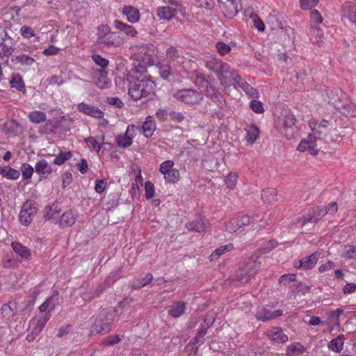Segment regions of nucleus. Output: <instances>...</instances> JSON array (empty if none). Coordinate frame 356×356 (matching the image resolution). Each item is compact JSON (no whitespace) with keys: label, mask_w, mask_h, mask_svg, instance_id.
<instances>
[{"label":"nucleus","mask_w":356,"mask_h":356,"mask_svg":"<svg viewBox=\"0 0 356 356\" xmlns=\"http://www.w3.org/2000/svg\"><path fill=\"white\" fill-rule=\"evenodd\" d=\"M256 318L259 321H266L273 318V312L263 309L256 314Z\"/></svg>","instance_id":"603ef678"},{"label":"nucleus","mask_w":356,"mask_h":356,"mask_svg":"<svg viewBox=\"0 0 356 356\" xmlns=\"http://www.w3.org/2000/svg\"><path fill=\"white\" fill-rule=\"evenodd\" d=\"M123 302L121 301L115 308L108 307L102 309L97 316L90 332L92 334L108 332L112 328V324L118 320V312Z\"/></svg>","instance_id":"f257e3e1"},{"label":"nucleus","mask_w":356,"mask_h":356,"mask_svg":"<svg viewBox=\"0 0 356 356\" xmlns=\"http://www.w3.org/2000/svg\"><path fill=\"white\" fill-rule=\"evenodd\" d=\"M210 221L204 216H198L194 220L186 223L185 227L190 232H202L210 227Z\"/></svg>","instance_id":"ddd939ff"},{"label":"nucleus","mask_w":356,"mask_h":356,"mask_svg":"<svg viewBox=\"0 0 356 356\" xmlns=\"http://www.w3.org/2000/svg\"><path fill=\"white\" fill-rule=\"evenodd\" d=\"M251 109L257 113H262L264 110L263 104L257 100H252L250 103Z\"/></svg>","instance_id":"680f3d73"},{"label":"nucleus","mask_w":356,"mask_h":356,"mask_svg":"<svg viewBox=\"0 0 356 356\" xmlns=\"http://www.w3.org/2000/svg\"><path fill=\"white\" fill-rule=\"evenodd\" d=\"M49 318L50 314L48 313H46L42 316L33 318L29 322V331H31L35 334H40Z\"/></svg>","instance_id":"a211bd4d"},{"label":"nucleus","mask_w":356,"mask_h":356,"mask_svg":"<svg viewBox=\"0 0 356 356\" xmlns=\"http://www.w3.org/2000/svg\"><path fill=\"white\" fill-rule=\"evenodd\" d=\"M107 186V181L105 179H96L95 190L97 193H103Z\"/></svg>","instance_id":"69168bd1"},{"label":"nucleus","mask_w":356,"mask_h":356,"mask_svg":"<svg viewBox=\"0 0 356 356\" xmlns=\"http://www.w3.org/2000/svg\"><path fill=\"white\" fill-rule=\"evenodd\" d=\"M269 19L271 21L272 26L273 29H283V23L281 20L277 19V15L276 14H271L269 16Z\"/></svg>","instance_id":"774afa93"},{"label":"nucleus","mask_w":356,"mask_h":356,"mask_svg":"<svg viewBox=\"0 0 356 356\" xmlns=\"http://www.w3.org/2000/svg\"><path fill=\"white\" fill-rule=\"evenodd\" d=\"M323 17L320 13L317 10H312L310 12V25L312 24L318 26V24L322 23Z\"/></svg>","instance_id":"864d4df0"},{"label":"nucleus","mask_w":356,"mask_h":356,"mask_svg":"<svg viewBox=\"0 0 356 356\" xmlns=\"http://www.w3.org/2000/svg\"><path fill=\"white\" fill-rule=\"evenodd\" d=\"M320 257V253L315 252L309 257H305L298 261V267L305 270L312 269L315 266Z\"/></svg>","instance_id":"393cba45"},{"label":"nucleus","mask_w":356,"mask_h":356,"mask_svg":"<svg viewBox=\"0 0 356 356\" xmlns=\"http://www.w3.org/2000/svg\"><path fill=\"white\" fill-rule=\"evenodd\" d=\"M300 3L302 10H309L317 6L318 0H300Z\"/></svg>","instance_id":"13d9d810"},{"label":"nucleus","mask_w":356,"mask_h":356,"mask_svg":"<svg viewBox=\"0 0 356 356\" xmlns=\"http://www.w3.org/2000/svg\"><path fill=\"white\" fill-rule=\"evenodd\" d=\"M0 56H10L13 52L14 51V49L9 45H7L4 42H1L0 44Z\"/></svg>","instance_id":"bf43d9fd"},{"label":"nucleus","mask_w":356,"mask_h":356,"mask_svg":"<svg viewBox=\"0 0 356 356\" xmlns=\"http://www.w3.org/2000/svg\"><path fill=\"white\" fill-rule=\"evenodd\" d=\"M268 337L277 343H286L288 341V336L283 332L280 327H273L266 332Z\"/></svg>","instance_id":"b1692460"},{"label":"nucleus","mask_w":356,"mask_h":356,"mask_svg":"<svg viewBox=\"0 0 356 356\" xmlns=\"http://www.w3.org/2000/svg\"><path fill=\"white\" fill-rule=\"evenodd\" d=\"M205 95L207 97H209L213 102H219L221 98V95L218 92L216 88L213 86V91L211 90L210 88L207 90Z\"/></svg>","instance_id":"052dcab7"},{"label":"nucleus","mask_w":356,"mask_h":356,"mask_svg":"<svg viewBox=\"0 0 356 356\" xmlns=\"http://www.w3.org/2000/svg\"><path fill=\"white\" fill-rule=\"evenodd\" d=\"M277 125L287 138H293L298 131L294 115L287 109L282 111L277 119Z\"/></svg>","instance_id":"39448f33"},{"label":"nucleus","mask_w":356,"mask_h":356,"mask_svg":"<svg viewBox=\"0 0 356 356\" xmlns=\"http://www.w3.org/2000/svg\"><path fill=\"white\" fill-rule=\"evenodd\" d=\"M213 321H214V319H213L211 321V322L210 323V325L213 323ZM209 327V323L207 324V326L201 325V329L197 333L195 337L192 339V341H191V343H192L193 345H198V346L202 345L204 342V337L205 334H207V330Z\"/></svg>","instance_id":"c9c22d12"},{"label":"nucleus","mask_w":356,"mask_h":356,"mask_svg":"<svg viewBox=\"0 0 356 356\" xmlns=\"http://www.w3.org/2000/svg\"><path fill=\"white\" fill-rule=\"evenodd\" d=\"M10 84L12 88H15L19 91H22L25 88L24 81L19 75L13 76L10 81Z\"/></svg>","instance_id":"3c124183"},{"label":"nucleus","mask_w":356,"mask_h":356,"mask_svg":"<svg viewBox=\"0 0 356 356\" xmlns=\"http://www.w3.org/2000/svg\"><path fill=\"white\" fill-rule=\"evenodd\" d=\"M338 108L341 109V112L350 117L356 116V106L350 100H347L344 104L337 105Z\"/></svg>","instance_id":"7c9ffc66"},{"label":"nucleus","mask_w":356,"mask_h":356,"mask_svg":"<svg viewBox=\"0 0 356 356\" xmlns=\"http://www.w3.org/2000/svg\"><path fill=\"white\" fill-rule=\"evenodd\" d=\"M205 67L216 74L221 86H229V79L225 74H229L232 70L227 63L220 59L212 58L205 61Z\"/></svg>","instance_id":"20e7f679"},{"label":"nucleus","mask_w":356,"mask_h":356,"mask_svg":"<svg viewBox=\"0 0 356 356\" xmlns=\"http://www.w3.org/2000/svg\"><path fill=\"white\" fill-rule=\"evenodd\" d=\"M115 29L122 32L129 38H135L138 35V33L136 29L131 25L123 22L120 20L115 19L113 24Z\"/></svg>","instance_id":"412c9836"},{"label":"nucleus","mask_w":356,"mask_h":356,"mask_svg":"<svg viewBox=\"0 0 356 356\" xmlns=\"http://www.w3.org/2000/svg\"><path fill=\"white\" fill-rule=\"evenodd\" d=\"M123 43V39L118 33L111 31L104 38L97 42L102 47H119Z\"/></svg>","instance_id":"6ab92c4d"},{"label":"nucleus","mask_w":356,"mask_h":356,"mask_svg":"<svg viewBox=\"0 0 356 356\" xmlns=\"http://www.w3.org/2000/svg\"><path fill=\"white\" fill-rule=\"evenodd\" d=\"M153 276L151 274H147L144 277L134 281L132 287L134 289H139L147 285L151 282Z\"/></svg>","instance_id":"c03bdc74"},{"label":"nucleus","mask_w":356,"mask_h":356,"mask_svg":"<svg viewBox=\"0 0 356 356\" xmlns=\"http://www.w3.org/2000/svg\"><path fill=\"white\" fill-rule=\"evenodd\" d=\"M344 341V336L343 334H340L330 341L327 344V347L332 351L340 353L343 350Z\"/></svg>","instance_id":"473e14b6"},{"label":"nucleus","mask_w":356,"mask_h":356,"mask_svg":"<svg viewBox=\"0 0 356 356\" xmlns=\"http://www.w3.org/2000/svg\"><path fill=\"white\" fill-rule=\"evenodd\" d=\"M77 218V212L73 210H68L60 216L59 225L62 227L72 226Z\"/></svg>","instance_id":"5701e85b"},{"label":"nucleus","mask_w":356,"mask_h":356,"mask_svg":"<svg viewBox=\"0 0 356 356\" xmlns=\"http://www.w3.org/2000/svg\"><path fill=\"white\" fill-rule=\"evenodd\" d=\"M173 97L187 105L198 104L203 99L202 95L193 88L178 90L173 94Z\"/></svg>","instance_id":"0eeeda50"},{"label":"nucleus","mask_w":356,"mask_h":356,"mask_svg":"<svg viewBox=\"0 0 356 356\" xmlns=\"http://www.w3.org/2000/svg\"><path fill=\"white\" fill-rule=\"evenodd\" d=\"M328 122L323 120L320 123H314L311 122L309 127L312 133L309 134L307 139L300 141L298 146V150L300 152L309 151L312 155H316L318 152V143L321 140V136L325 134L323 129L327 127Z\"/></svg>","instance_id":"f03ea898"},{"label":"nucleus","mask_w":356,"mask_h":356,"mask_svg":"<svg viewBox=\"0 0 356 356\" xmlns=\"http://www.w3.org/2000/svg\"><path fill=\"white\" fill-rule=\"evenodd\" d=\"M277 191L275 188H269L262 191L261 197L263 200L268 204L276 201Z\"/></svg>","instance_id":"a19ab883"},{"label":"nucleus","mask_w":356,"mask_h":356,"mask_svg":"<svg viewBox=\"0 0 356 356\" xmlns=\"http://www.w3.org/2000/svg\"><path fill=\"white\" fill-rule=\"evenodd\" d=\"M20 171L22 172L23 179L26 181V184H29L28 180L31 179L33 174V168L30 164L24 163L20 167Z\"/></svg>","instance_id":"79ce46f5"},{"label":"nucleus","mask_w":356,"mask_h":356,"mask_svg":"<svg viewBox=\"0 0 356 356\" xmlns=\"http://www.w3.org/2000/svg\"><path fill=\"white\" fill-rule=\"evenodd\" d=\"M13 250L22 258L28 259L31 256L29 248L23 245L22 243L15 241L11 244Z\"/></svg>","instance_id":"e433bc0d"},{"label":"nucleus","mask_w":356,"mask_h":356,"mask_svg":"<svg viewBox=\"0 0 356 356\" xmlns=\"http://www.w3.org/2000/svg\"><path fill=\"white\" fill-rule=\"evenodd\" d=\"M58 293H54L51 296H50L43 304H42L40 307V312L43 313L46 311H51L55 307V304L54 303V300H58Z\"/></svg>","instance_id":"58836bf2"},{"label":"nucleus","mask_w":356,"mask_h":356,"mask_svg":"<svg viewBox=\"0 0 356 356\" xmlns=\"http://www.w3.org/2000/svg\"><path fill=\"white\" fill-rule=\"evenodd\" d=\"M277 244L278 243L275 240H270L264 243L261 250V253L264 254L270 252L277 245Z\"/></svg>","instance_id":"4d7b16f0"},{"label":"nucleus","mask_w":356,"mask_h":356,"mask_svg":"<svg viewBox=\"0 0 356 356\" xmlns=\"http://www.w3.org/2000/svg\"><path fill=\"white\" fill-rule=\"evenodd\" d=\"M216 47L218 54L221 56H225L231 51V47L223 42H218Z\"/></svg>","instance_id":"5fc2aeb1"},{"label":"nucleus","mask_w":356,"mask_h":356,"mask_svg":"<svg viewBox=\"0 0 356 356\" xmlns=\"http://www.w3.org/2000/svg\"><path fill=\"white\" fill-rule=\"evenodd\" d=\"M159 172L164 175L167 182L175 183L179 179V172L174 168V162L170 160L165 161L160 165Z\"/></svg>","instance_id":"9d476101"},{"label":"nucleus","mask_w":356,"mask_h":356,"mask_svg":"<svg viewBox=\"0 0 356 356\" xmlns=\"http://www.w3.org/2000/svg\"><path fill=\"white\" fill-rule=\"evenodd\" d=\"M13 61H16L24 65L30 66L35 63V59L28 55L13 56Z\"/></svg>","instance_id":"a18cd8bd"},{"label":"nucleus","mask_w":356,"mask_h":356,"mask_svg":"<svg viewBox=\"0 0 356 356\" xmlns=\"http://www.w3.org/2000/svg\"><path fill=\"white\" fill-rule=\"evenodd\" d=\"M151 47L142 45L136 50V56L138 60L143 63V65H152V58L150 54Z\"/></svg>","instance_id":"4be33fe9"},{"label":"nucleus","mask_w":356,"mask_h":356,"mask_svg":"<svg viewBox=\"0 0 356 356\" xmlns=\"http://www.w3.org/2000/svg\"><path fill=\"white\" fill-rule=\"evenodd\" d=\"M259 266V263L256 260H249L238 268L233 280L241 284L248 282L254 276Z\"/></svg>","instance_id":"423d86ee"},{"label":"nucleus","mask_w":356,"mask_h":356,"mask_svg":"<svg viewBox=\"0 0 356 356\" xmlns=\"http://www.w3.org/2000/svg\"><path fill=\"white\" fill-rule=\"evenodd\" d=\"M140 129L143 135L147 138L153 135L156 129V123L153 116L148 115L145 118V121L143 122Z\"/></svg>","instance_id":"cd10ccee"},{"label":"nucleus","mask_w":356,"mask_h":356,"mask_svg":"<svg viewBox=\"0 0 356 356\" xmlns=\"http://www.w3.org/2000/svg\"><path fill=\"white\" fill-rule=\"evenodd\" d=\"M229 76L232 80L233 85L235 88H240L250 97H256L257 91L252 86L248 84L245 80L243 79L236 70H232L229 72Z\"/></svg>","instance_id":"9b49d317"},{"label":"nucleus","mask_w":356,"mask_h":356,"mask_svg":"<svg viewBox=\"0 0 356 356\" xmlns=\"http://www.w3.org/2000/svg\"><path fill=\"white\" fill-rule=\"evenodd\" d=\"M92 60L94 63H95L97 65L102 67V68H105L108 65V60L105 58H103L99 54H93L92 56Z\"/></svg>","instance_id":"6e6d98bb"},{"label":"nucleus","mask_w":356,"mask_h":356,"mask_svg":"<svg viewBox=\"0 0 356 356\" xmlns=\"http://www.w3.org/2000/svg\"><path fill=\"white\" fill-rule=\"evenodd\" d=\"M233 248H234V245L232 243H229L225 245H222L213 251V252L211 254V255L209 257V259L211 261L216 260L221 255L224 254L225 253H226L229 251L232 250Z\"/></svg>","instance_id":"4c0bfd02"},{"label":"nucleus","mask_w":356,"mask_h":356,"mask_svg":"<svg viewBox=\"0 0 356 356\" xmlns=\"http://www.w3.org/2000/svg\"><path fill=\"white\" fill-rule=\"evenodd\" d=\"M170 118L172 121L177 123L182 122L184 119V115L181 112L172 111L169 114Z\"/></svg>","instance_id":"0e129e2a"},{"label":"nucleus","mask_w":356,"mask_h":356,"mask_svg":"<svg viewBox=\"0 0 356 356\" xmlns=\"http://www.w3.org/2000/svg\"><path fill=\"white\" fill-rule=\"evenodd\" d=\"M166 56L169 62H175L177 64H184L186 61V58L179 51V50L175 47H170L166 50Z\"/></svg>","instance_id":"bb28decb"},{"label":"nucleus","mask_w":356,"mask_h":356,"mask_svg":"<svg viewBox=\"0 0 356 356\" xmlns=\"http://www.w3.org/2000/svg\"><path fill=\"white\" fill-rule=\"evenodd\" d=\"M194 83L199 89H202L205 92L209 89L213 91V86L202 74H197L194 79Z\"/></svg>","instance_id":"2f4dec72"},{"label":"nucleus","mask_w":356,"mask_h":356,"mask_svg":"<svg viewBox=\"0 0 356 356\" xmlns=\"http://www.w3.org/2000/svg\"><path fill=\"white\" fill-rule=\"evenodd\" d=\"M85 142L90 148H92L93 150L99 152L101 149V146L98 145L97 142L93 137H88L85 138Z\"/></svg>","instance_id":"e2e57ef3"},{"label":"nucleus","mask_w":356,"mask_h":356,"mask_svg":"<svg viewBox=\"0 0 356 356\" xmlns=\"http://www.w3.org/2000/svg\"><path fill=\"white\" fill-rule=\"evenodd\" d=\"M252 221V218L248 215H243L232 218L226 224V231L229 232H235L240 228L250 225Z\"/></svg>","instance_id":"f8f14e48"},{"label":"nucleus","mask_w":356,"mask_h":356,"mask_svg":"<svg viewBox=\"0 0 356 356\" xmlns=\"http://www.w3.org/2000/svg\"><path fill=\"white\" fill-rule=\"evenodd\" d=\"M35 171L41 178H47L51 173V165L44 159L38 161L35 165Z\"/></svg>","instance_id":"a878e982"},{"label":"nucleus","mask_w":356,"mask_h":356,"mask_svg":"<svg viewBox=\"0 0 356 356\" xmlns=\"http://www.w3.org/2000/svg\"><path fill=\"white\" fill-rule=\"evenodd\" d=\"M342 257L348 259H356V245H346L342 253Z\"/></svg>","instance_id":"de8ad7c7"},{"label":"nucleus","mask_w":356,"mask_h":356,"mask_svg":"<svg viewBox=\"0 0 356 356\" xmlns=\"http://www.w3.org/2000/svg\"><path fill=\"white\" fill-rule=\"evenodd\" d=\"M186 310V305L184 302H174L169 309V314L173 318L181 316Z\"/></svg>","instance_id":"72a5a7b5"},{"label":"nucleus","mask_w":356,"mask_h":356,"mask_svg":"<svg viewBox=\"0 0 356 356\" xmlns=\"http://www.w3.org/2000/svg\"><path fill=\"white\" fill-rule=\"evenodd\" d=\"M145 197L147 199H151L154 194V186L150 181H146L145 185Z\"/></svg>","instance_id":"338daca9"},{"label":"nucleus","mask_w":356,"mask_h":356,"mask_svg":"<svg viewBox=\"0 0 356 356\" xmlns=\"http://www.w3.org/2000/svg\"><path fill=\"white\" fill-rule=\"evenodd\" d=\"M72 156V153L70 151L67 152H62L59 153L54 160V163L56 165H62L66 161L70 159Z\"/></svg>","instance_id":"09e8293b"},{"label":"nucleus","mask_w":356,"mask_h":356,"mask_svg":"<svg viewBox=\"0 0 356 356\" xmlns=\"http://www.w3.org/2000/svg\"><path fill=\"white\" fill-rule=\"evenodd\" d=\"M111 31V28L107 25L102 24L99 26L97 28V42L104 38Z\"/></svg>","instance_id":"8fccbe9b"},{"label":"nucleus","mask_w":356,"mask_h":356,"mask_svg":"<svg viewBox=\"0 0 356 356\" xmlns=\"http://www.w3.org/2000/svg\"><path fill=\"white\" fill-rule=\"evenodd\" d=\"M37 204L33 201H26L22 205L19 214V222L24 226L30 225L37 213Z\"/></svg>","instance_id":"6e6552de"},{"label":"nucleus","mask_w":356,"mask_h":356,"mask_svg":"<svg viewBox=\"0 0 356 356\" xmlns=\"http://www.w3.org/2000/svg\"><path fill=\"white\" fill-rule=\"evenodd\" d=\"M323 216L324 213L323 211V208L314 207L309 209L305 216L298 218L296 220V223H300V225L302 226L309 222H316Z\"/></svg>","instance_id":"2eb2a0df"},{"label":"nucleus","mask_w":356,"mask_h":356,"mask_svg":"<svg viewBox=\"0 0 356 356\" xmlns=\"http://www.w3.org/2000/svg\"><path fill=\"white\" fill-rule=\"evenodd\" d=\"M304 351H305L304 346L299 343H296L290 345L287 348V350H286L287 355H290V356L298 355L300 353H302Z\"/></svg>","instance_id":"49530a36"},{"label":"nucleus","mask_w":356,"mask_h":356,"mask_svg":"<svg viewBox=\"0 0 356 356\" xmlns=\"http://www.w3.org/2000/svg\"><path fill=\"white\" fill-rule=\"evenodd\" d=\"M156 15L160 19L170 21L175 18L176 9L170 6H161L158 8Z\"/></svg>","instance_id":"c756f323"},{"label":"nucleus","mask_w":356,"mask_h":356,"mask_svg":"<svg viewBox=\"0 0 356 356\" xmlns=\"http://www.w3.org/2000/svg\"><path fill=\"white\" fill-rule=\"evenodd\" d=\"M0 175L8 179L16 180L19 177L20 172L10 166H3L0 167Z\"/></svg>","instance_id":"f704fd0d"},{"label":"nucleus","mask_w":356,"mask_h":356,"mask_svg":"<svg viewBox=\"0 0 356 356\" xmlns=\"http://www.w3.org/2000/svg\"><path fill=\"white\" fill-rule=\"evenodd\" d=\"M259 135V130L256 125L249 126L246 129L245 139L250 143H254L258 138Z\"/></svg>","instance_id":"ea45409f"},{"label":"nucleus","mask_w":356,"mask_h":356,"mask_svg":"<svg viewBox=\"0 0 356 356\" xmlns=\"http://www.w3.org/2000/svg\"><path fill=\"white\" fill-rule=\"evenodd\" d=\"M136 129L140 130V128L134 124L128 125L125 134L120 135L117 137L118 145L121 148L129 147L133 143L132 140Z\"/></svg>","instance_id":"4468645a"},{"label":"nucleus","mask_w":356,"mask_h":356,"mask_svg":"<svg viewBox=\"0 0 356 356\" xmlns=\"http://www.w3.org/2000/svg\"><path fill=\"white\" fill-rule=\"evenodd\" d=\"M78 110L85 115H90L97 119H102L104 116V112L99 108L84 102H81L78 104Z\"/></svg>","instance_id":"aec40b11"},{"label":"nucleus","mask_w":356,"mask_h":356,"mask_svg":"<svg viewBox=\"0 0 356 356\" xmlns=\"http://www.w3.org/2000/svg\"><path fill=\"white\" fill-rule=\"evenodd\" d=\"M120 13L126 18L127 22L131 24H136L140 19L139 10L131 5L124 6L120 10Z\"/></svg>","instance_id":"f3484780"},{"label":"nucleus","mask_w":356,"mask_h":356,"mask_svg":"<svg viewBox=\"0 0 356 356\" xmlns=\"http://www.w3.org/2000/svg\"><path fill=\"white\" fill-rule=\"evenodd\" d=\"M95 82L98 88L101 89L108 87L110 81L107 76V72L104 70H99L95 72Z\"/></svg>","instance_id":"c85d7f7f"},{"label":"nucleus","mask_w":356,"mask_h":356,"mask_svg":"<svg viewBox=\"0 0 356 356\" xmlns=\"http://www.w3.org/2000/svg\"><path fill=\"white\" fill-rule=\"evenodd\" d=\"M224 15L229 19H233L242 9L241 0H217Z\"/></svg>","instance_id":"1a4fd4ad"},{"label":"nucleus","mask_w":356,"mask_h":356,"mask_svg":"<svg viewBox=\"0 0 356 356\" xmlns=\"http://www.w3.org/2000/svg\"><path fill=\"white\" fill-rule=\"evenodd\" d=\"M341 17L344 22L348 21L356 27V4L350 1L346 2L341 7Z\"/></svg>","instance_id":"dca6fc26"},{"label":"nucleus","mask_w":356,"mask_h":356,"mask_svg":"<svg viewBox=\"0 0 356 356\" xmlns=\"http://www.w3.org/2000/svg\"><path fill=\"white\" fill-rule=\"evenodd\" d=\"M29 120L34 124H40L46 120V114L40 111H35L29 113Z\"/></svg>","instance_id":"37998d69"},{"label":"nucleus","mask_w":356,"mask_h":356,"mask_svg":"<svg viewBox=\"0 0 356 356\" xmlns=\"http://www.w3.org/2000/svg\"><path fill=\"white\" fill-rule=\"evenodd\" d=\"M129 81V94L131 99L136 101L153 94L155 84L149 78L139 79L131 76L127 78Z\"/></svg>","instance_id":"7ed1b4c3"}]
</instances>
